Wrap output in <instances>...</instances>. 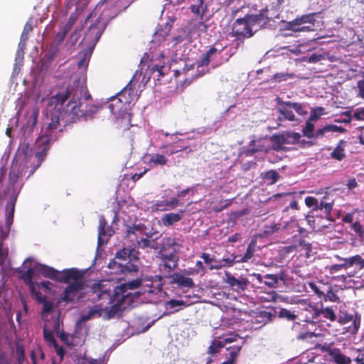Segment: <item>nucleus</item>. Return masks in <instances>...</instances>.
<instances>
[{
    "label": "nucleus",
    "mask_w": 364,
    "mask_h": 364,
    "mask_svg": "<svg viewBox=\"0 0 364 364\" xmlns=\"http://www.w3.org/2000/svg\"><path fill=\"white\" fill-rule=\"evenodd\" d=\"M338 321L343 324L353 321V326H349L348 330L352 333H356L360 327V318H358L357 316L354 318L352 315L344 314L343 316H340Z\"/></svg>",
    "instance_id": "obj_18"
},
{
    "label": "nucleus",
    "mask_w": 364,
    "mask_h": 364,
    "mask_svg": "<svg viewBox=\"0 0 364 364\" xmlns=\"http://www.w3.org/2000/svg\"><path fill=\"white\" fill-rule=\"evenodd\" d=\"M169 69V66L166 65L165 63H163L162 64H155L152 68V71L154 73L157 72L159 73V77H161L164 75Z\"/></svg>",
    "instance_id": "obj_40"
},
{
    "label": "nucleus",
    "mask_w": 364,
    "mask_h": 364,
    "mask_svg": "<svg viewBox=\"0 0 364 364\" xmlns=\"http://www.w3.org/2000/svg\"><path fill=\"white\" fill-rule=\"evenodd\" d=\"M137 99L135 88L127 85L119 92L115 95V107L119 109L117 122L120 128L127 129L131 126V105Z\"/></svg>",
    "instance_id": "obj_4"
},
{
    "label": "nucleus",
    "mask_w": 364,
    "mask_h": 364,
    "mask_svg": "<svg viewBox=\"0 0 364 364\" xmlns=\"http://www.w3.org/2000/svg\"><path fill=\"white\" fill-rule=\"evenodd\" d=\"M174 281L181 287H191L193 286V282L192 279L181 274H176L174 277Z\"/></svg>",
    "instance_id": "obj_35"
},
{
    "label": "nucleus",
    "mask_w": 364,
    "mask_h": 364,
    "mask_svg": "<svg viewBox=\"0 0 364 364\" xmlns=\"http://www.w3.org/2000/svg\"><path fill=\"white\" fill-rule=\"evenodd\" d=\"M284 136L287 144H294L299 141L301 135L297 132H285Z\"/></svg>",
    "instance_id": "obj_41"
},
{
    "label": "nucleus",
    "mask_w": 364,
    "mask_h": 364,
    "mask_svg": "<svg viewBox=\"0 0 364 364\" xmlns=\"http://www.w3.org/2000/svg\"><path fill=\"white\" fill-rule=\"evenodd\" d=\"M83 93L85 100H88L91 97L90 94L87 92L85 87L80 85L78 82L76 85L74 83L73 86H70L66 90L53 96L50 99V103L55 104L56 106H62L68 99H70L68 107L72 105L70 108V113L77 117H86L88 116V110L81 109V99ZM97 109V108L96 107L92 106L89 112L90 113H95Z\"/></svg>",
    "instance_id": "obj_2"
},
{
    "label": "nucleus",
    "mask_w": 364,
    "mask_h": 364,
    "mask_svg": "<svg viewBox=\"0 0 364 364\" xmlns=\"http://www.w3.org/2000/svg\"><path fill=\"white\" fill-rule=\"evenodd\" d=\"M168 210L175 208L178 205V200L176 198H172L170 200H167Z\"/></svg>",
    "instance_id": "obj_62"
},
{
    "label": "nucleus",
    "mask_w": 364,
    "mask_h": 364,
    "mask_svg": "<svg viewBox=\"0 0 364 364\" xmlns=\"http://www.w3.org/2000/svg\"><path fill=\"white\" fill-rule=\"evenodd\" d=\"M43 338L50 346L55 345L57 343L53 332L48 330L46 326L43 327Z\"/></svg>",
    "instance_id": "obj_39"
},
{
    "label": "nucleus",
    "mask_w": 364,
    "mask_h": 364,
    "mask_svg": "<svg viewBox=\"0 0 364 364\" xmlns=\"http://www.w3.org/2000/svg\"><path fill=\"white\" fill-rule=\"evenodd\" d=\"M305 203L308 207L312 208L314 210L322 209V207L319 206L320 203H318L317 199L314 197H306L305 198Z\"/></svg>",
    "instance_id": "obj_43"
},
{
    "label": "nucleus",
    "mask_w": 364,
    "mask_h": 364,
    "mask_svg": "<svg viewBox=\"0 0 364 364\" xmlns=\"http://www.w3.org/2000/svg\"><path fill=\"white\" fill-rule=\"evenodd\" d=\"M286 105L290 106L292 109H294L296 112H297L300 115H304L306 114V111H305L302 105L297 102H285Z\"/></svg>",
    "instance_id": "obj_46"
},
{
    "label": "nucleus",
    "mask_w": 364,
    "mask_h": 364,
    "mask_svg": "<svg viewBox=\"0 0 364 364\" xmlns=\"http://www.w3.org/2000/svg\"><path fill=\"white\" fill-rule=\"evenodd\" d=\"M178 257L173 255H164L161 257V262L159 264V271L161 274L167 277L171 271L177 266Z\"/></svg>",
    "instance_id": "obj_13"
},
{
    "label": "nucleus",
    "mask_w": 364,
    "mask_h": 364,
    "mask_svg": "<svg viewBox=\"0 0 364 364\" xmlns=\"http://www.w3.org/2000/svg\"><path fill=\"white\" fill-rule=\"evenodd\" d=\"M345 129L341 127L333 124H328L324 126L323 128H321L317 130V135H325L326 133L333 132H343Z\"/></svg>",
    "instance_id": "obj_34"
},
{
    "label": "nucleus",
    "mask_w": 364,
    "mask_h": 364,
    "mask_svg": "<svg viewBox=\"0 0 364 364\" xmlns=\"http://www.w3.org/2000/svg\"><path fill=\"white\" fill-rule=\"evenodd\" d=\"M77 14H72L65 25L63 26V29L66 31L68 33L71 30L72 27L75 24L76 20H77Z\"/></svg>",
    "instance_id": "obj_48"
},
{
    "label": "nucleus",
    "mask_w": 364,
    "mask_h": 364,
    "mask_svg": "<svg viewBox=\"0 0 364 364\" xmlns=\"http://www.w3.org/2000/svg\"><path fill=\"white\" fill-rule=\"evenodd\" d=\"M53 347H54L55 353L58 355L60 357L61 359H63L64 354H65V350L63 346H58V344L56 343L55 345H53Z\"/></svg>",
    "instance_id": "obj_60"
},
{
    "label": "nucleus",
    "mask_w": 364,
    "mask_h": 364,
    "mask_svg": "<svg viewBox=\"0 0 364 364\" xmlns=\"http://www.w3.org/2000/svg\"><path fill=\"white\" fill-rule=\"evenodd\" d=\"M59 337L62 341H63L66 345L71 346L72 343L69 340V335L66 333L65 331H62L60 333Z\"/></svg>",
    "instance_id": "obj_59"
},
{
    "label": "nucleus",
    "mask_w": 364,
    "mask_h": 364,
    "mask_svg": "<svg viewBox=\"0 0 364 364\" xmlns=\"http://www.w3.org/2000/svg\"><path fill=\"white\" fill-rule=\"evenodd\" d=\"M352 117L359 121H364V107H358L352 111Z\"/></svg>",
    "instance_id": "obj_51"
},
{
    "label": "nucleus",
    "mask_w": 364,
    "mask_h": 364,
    "mask_svg": "<svg viewBox=\"0 0 364 364\" xmlns=\"http://www.w3.org/2000/svg\"><path fill=\"white\" fill-rule=\"evenodd\" d=\"M47 119L48 122L46 123V127L42 129V134L36 142V146L39 149L35 154L37 164L31 168L29 176L33 174L41 165L50 149L51 142L56 141L63 132V126L61 122L63 121V114L62 112L59 110H53L50 113V117H48Z\"/></svg>",
    "instance_id": "obj_1"
},
{
    "label": "nucleus",
    "mask_w": 364,
    "mask_h": 364,
    "mask_svg": "<svg viewBox=\"0 0 364 364\" xmlns=\"http://www.w3.org/2000/svg\"><path fill=\"white\" fill-rule=\"evenodd\" d=\"M102 311H103V308L100 307V306H95L93 307H92L90 311H89V313L90 314V315L93 317L95 314H97L98 316H102Z\"/></svg>",
    "instance_id": "obj_56"
},
{
    "label": "nucleus",
    "mask_w": 364,
    "mask_h": 364,
    "mask_svg": "<svg viewBox=\"0 0 364 364\" xmlns=\"http://www.w3.org/2000/svg\"><path fill=\"white\" fill-rule=\"evenodd\" d=\"M323 58V55L321 53H314L309 57H304L303 60L310 63H315Z\"/></svg>",
    "instance_id": "obj_49"
},
{
    "label": "nucleus",
    "mask_w": 364,
    "mask_h": 364,
    "mask_svg": "<svg viewBox=\"0 0 364 364\" xmlns=\"http://www.w3.org/2000/svg\"><path fill=\"white\" fill-rule=\"evenodd\" d=\"M264 278L265 279L264 283L269 287H275L279 280H284L282 274H266Z\"/></svg>",
    "instance_id": "obj_27"
},
{
    "label": "nucleus",
    "mask_w": 364,
    "mask_h": 364,
    "mask_svg": "<svg viewBox=\"0 0 364 364\" xmlns=\"http://www.w3.org/2000/svg\"><path fill=\"white\" fill-rule=\"evenodd\" d=\"M166 200H159L154 203L151 208L152 211H165L168 210Z\"/></svg>",
    "instance_id": "obj_38"
},
{
    "label": "nucleus",
    "mask_w": 364,
    "mask_h": 364,
    "mask_svg": "<svg viewBox=\"0 0 364 364\" xmlns=\"http://www.w3.org/2000/svg\"><path fill=\"white\" fill-rule=\"evenodd\" d=\"M314 14H307L304 15L299 18H296L292 21L288 23L287 28L291 30L294 32H302V31H309L312 29L309 26H300L303 23H311L314 25Z\"/></svg>",
    "instance_id": "obj_11"
},
{
    "label": "nucleus",
    "mask_w": 364,
    "mask_h": 364,
    "mask_svg": "<svg viewBox=\"0 0 364 364\" xmlns=\"http://www.w3.org/2000/svg\"><path fill=\"white\" fill-rule=\"evenodd\" d=\"M31 294L36 298L38 302H43L44 301V296L40 292V284L37 282H33L31 284L28 285Z\"/></svg>",
    "instance_id": "obj_33"
},
{
    "label": "nucleus",
    "mask_w": 364,
    "mask_h": 364,
    "mask_svg": "<svg viewBox=\"0 0 364 364\" xmlns=\"http://www.w3.org/2000/svg\"><path fill=\"white\" fill-rule=\"evenodd\" d=\"M149 79V77L146 76V73L144 72L143 66L140 69L136 70L128 85H130V86L134 88H136V87L139 88L141 87H144L148 82Z\"/></svg>",
    "instance_id": "obj_14"
},
{
    "label": "nucleus",
    "mask_w": 364,
    "mask_h": 364,
    "mask_svg": "<svg viewBox=\"0 0 364 364\" xmlns=\"http://www.w3.org/2000/svg\"><path fill=\"white\" fill-rule=\"evenodd\" d=\"M187 306H188V304L186 301L175 299H171L167 301L165 304L166 309H173L175 311H177Z\"/></svg>",
    "instance_id": "obj_28"
},
{
    "label": "nucleus",
    "mask_w": 364,
    "mask_h": 364,
    "mask_svg": "<svg viewBox=\"0 0 364 364\" xmlns=\"http://www.w3.org/2000/svg\"><path fill=\"white\" fill-rule=\"evenodd\" d=\"M141 280L134 279L128 283L121 285L119 287H115V316L119 311L124 310L131 306L134 301L133 293L128 292V290H135L137 288L140 289L135 291L134 295L150 294L161 296L163 294L161 284H158L156 287L152 285H144L140 287Z\"/></svg>",
    "instance_id": "obj_3"
},
{
    "label": "nucleus",
    "mask_w": 364,
    "mask_h": 364,
    "mask_svg": "<svg viewBox=\"0 0 364 364\" xmlns=\"http://www.w3.org/2000/svg\"><path fill=\"white\" fill-rule=\"evenodd\" d=\"M271 141L273 144L271 145L272 149L279 151L283 149L284 144H287L286 142V138L284 133L279 135H273L270 137Z\"/></svg>",
    "instance_id": "obj_21"
},
{
    "label": "nucleus",
    "mask_w": 364,
    "mask_h": 364,
    "mask_svg": "<svg viewBox=\"0 0 364 364\" xmlns=\"http://www.w3.org/2000/svg\"><path fill=\"white\" fill-rule=\"evenodd\" d=\"M206 8L207 5L205 0H193V3L191 5V11L194 14L203 17L206 11Z\"/></svg>",
    "instance_id": "obj_20"
},
{
    "label": "nucleus",
    "mask_w": 364,
    "mask_h": 364,
    "mask_svg": "<svg viewBox=\"0 0 364 364\" xmlns=\"http://www.w3.org/2000/svg\"><path fill=\"white\" fill-rule=\"evenodd\" d=\"M358 95L364 98V80H360L358 82Z\"/></svg>",
    "instance_id": "obj_64"
},
{
    "label": "nucleus",
    "mask_w": 364,
    "mask_h": 364,
    "mask_svg": "<svg viewBox=\"0 0 364 364\" xmlns=\"http://www.w3.org/2000/svg\"><path fill=\"white\" fill-rule=\"evenodd\" d=\"M278 178L279 175L275 171H269L265 173V178L272 180V183H275Z\"/></svg>",
    "instance_id": "obj_54"
},
{
    "label": "nucleus",
    "mask_w": 364,
    "mask_h": 364,
    "mask_svg": "<svg viewBox=\"0 0 364 364\" xmlns=\"http://www.w3.org/2000/svg\"><path fill=\"white\" fill-rule=\"evenodd\" d=\"M106 225H107V223H106L105 220L104 218H100L99 230H98V240H97V243H98L99 246L102 245L107 240V238H105V237H106V231H105Z\"/></svg>",
    "instance_id": "obj_26"
},
{
    "label": "nucleus",
    "mask_w": 364,
    "mask_h": 364,
    "mask_svg": "<svg viewBox=\"0 0 364 364\" xmlns=\"http://www.w3.org/2000/svg\"><path fill=\"white\" fill-rule=\"evenodd\" d=\"M37 272L45 277L63 283H68L70 279H77L82 277V272L74 268L60 272L46 265L40 266Z\"/></svg>",
    "instance_id": "obj_8"
},
{
    "label": "nucleus",
    "mask_w": 364,
    "mask_h": 364,
    "mask_svg": "<svg viewBox=\"0 0 364 364\" xmlns=\"http://www.w3.org/2000/svg\"><path fill=\"white\" fill-rule=\"evenodd\" d=\"M42 303H43V311L44 313H49L52 311V309L53 308V304L52 302H50L49 301H46V298L44 297V301Z\"/></svg>",
    "instance_id": "obj_55"
},
{
    "label": "nucleus",
    "mask_w": 364,
    "mask_h": 364,
    "mask_svg": "<svg viewBox=\"0 0 364 364\" xmlns=\"http://www.w3.org/2000/svg\"><path fill=\"white\" fill-rule=\"evenodd\" d=\"M324 108L322 107H317L313 108L310 112L309 119L311 122L317 121L322 115L325 114Z\"/></svg>",
    "instance_id": "obj_37"
},
{
    "label": "nucleus",
    "mask_w": 364,
    "mask_h": 364,
    "mask_svg": "<svg viewBox=\"0 0 364 364\" xmlns=\"http://www.w3.org/2000/svg\"><path fill=\"white\" fill-rule=\"evenodd\" d=\"M219 339H214L211 345L209 346L208 353L210 355H215L218 353L220 350L225 346L226 343H230L234 342H239L242 343V338H240L237 334L223 335L218 336Z\"/></svg>",
    "instance_id": "obj_9"
},
{
    "label": "nucleus",
    "mask_w": 364,
    "mask_h": 364,
    "mask_svg": "<svg viewBox=\"0 0 364 364\" xmlns=\"http://www.w3.org/2000/svg\"><path fill=\"white\" fill-rule=\"evenodd\" d=\"M336 258L340 261H343V262L341 264L330 266L329 270L331 273L338 272L341 269H347L353 266L354 264H358L360 266V269H364V259H363L359 255H356L348 258H342L339 256H336Z\"/></svg>",
    "instance_id": "obj_10"
},
{
    "label": "nucleus",
    "mask_w": 364,
    "mask_h": 364,
    "mask_svg": "<svg viewBox=\"0 0 364 364\" xmlns=\"http://www.w3.org/2000/svg\"><path fill=\"white\" fill-rule=\"evenodd\" d=\"M265 23L266 18L262 14L237 19L232 25V33L239 38H250L253 35V30H258Z\"/></svg>",
    "instance_id": "obj_5"
},
{
    "label": "nucleus",
    "mask_w": 364,
    "mask_h": 364,
    "mask_svg": "<svg viewBox=\"0 0 364 364\" xmlns=\"http://www.w3.org/2000/svg\"><path fill=\"white\" fill-rule=\"evenodd\" d=\"M15 209V200L11 202V210L6 215V225L10 227L14 220V214Z\"/></svg>",
    "instance_id": "obj_50"
},
{
    "label": "nucleus",
    "mask_w": 364,
    "mask_h": 364,
    "mask_svg": "<svg viewBox=\"0 0 364 364\" xmlns=\"http://www.w3.org/2000/svg\"><path fill=\"white\" fill-rule=\"evenodd\" d=\"M272 149L271 144L267 140L259 139L252 141L249 146L250 151L255 153L257 151L267 152Z\"/></svg>",
    "instance_id": "obj_17"
},
{
    "label": "nucleus",
    "mask_w": 364,
    "mask_h": 364,
    "mask_svg": "<svg viewBox=\"0 0 364 364\" xmlns=\"http://www.w3.org/2000/svg\"><path fill=\"white\" fill-rule=\"evenodd\" d=\"M303 134L308 138H318L322 137L323 135H317V131L314 132V125L313 122L308 119L306 122L304 127L302 129Z\"/></svg>",
    "instance_id": "obj_25"
},
{
    "label": "nucleus",
    "mask_w": 364,
    "mask_h": 364,
    "mask_svg": "<svg viewBox=\"0 0 364 364\" xmlns=\"http://www.w3.org/2000/svg\"><path fill=\"white\" fill-rule=\"evenodd\" d=\"M345 146L346 141L341 140L333 151L331 153V157L338 161H341L343 159H344L346 156Z\"/></svg>",
    "instance_id": "obj_23"
},
{
    "label": "nucleus",
    "mask_w": 364,
    "mask_h": 364,
    "mask_svg": "<svg viewBox=\"0 0 364 364\" xmlns=\"http://www.w3.org/2000/svg\"><path fill=\"white\" fill-rule=\"evenodd\" d=\"M82 276L83 275L82 274ZM82 277L77 279H73L74 282L68 285V287L64 290L63 296L62 297L63 300L65 301L66 302L73 301L75 300L77 292L82 290L85 287V283L80 280Z\"/></svg>",
    "instance_id": "obj_12"
},
{
    "label": "nucleus",
    "mask_w": 364,
    "mask_h": 364,
    "mask_svg": "<svg viewBox=\"0 0 364 364\" xmlns=\"http://www.w3.org/2000/svg\"><path fill=\"white\" fill-rule=\"evenodd\" d=\"M93 289L97 293L98 299L106 300L109 304L114 302V295H112L109 289H104L100 284H95Z\"/></svg>",
    "instance_id": "obj_15"
},
{
    "label": "nucleus",
    "mask_w": 364,
    "mask_h": 364,
    "mask_svg": "<svg viewBox=\"0 0 364 364\" xmlns=\"http://www.w3.org/2000/svg\"><path fill=\"white\" fill-rule=\"evenodd\" d=\"M101 27L97 23H94L90 26L84 40L90 41V45L87 49L79 53L80 60L77 63L79 69L85 70L88 66L93 49L99 41L102 35Z\"/></svg>",
    "instance_id": "obj_6"
},
{
    "label": "nucleus",
    "mask_w": 364,
    "mask_h": 364,
    "mask_svg": "<svg viewBox=\"0 0 364 364\" xmlns=\"http://www.w3.org/2000/svg\"><path fill=\"white\" fill-rule=\"evenodd\" d=\"M329 354L338 364H349L351 363L350 359L343 355L338 349L330 350Z\"/></svg>",
    "instance_id": "obj_22"
},
{
    "label": "nucleus",
    "mask_w": 364,
    "mask_h": 364,
    "mask_svg": "<svg viewBox=\"0 0 364 364\" xmlns=\"http://www.w3.org/2000/svg\"><path fill=\"white\" fill-rule=\"evenodd\" d=\"M171 27V24L169 23H166L164 29L157 30L154 36V41L159 42L164 41L166 37L168 36Z\"/></svg>",
    "instance_id": "obj_31"
},
{
    "label": "nucleus",
    "mask_w": 364,
    "mask_h": 364,
    "mask_svg": "<svg viewBox=\"0 0 364 364\" xmlns=\"http://www.w3.org/2000/svg\"><path fill=\"white\" fill-rule=\"evenodd\" d=\"M115 257L123 259L122 262H115V274L132 273L138 271V266L132 262L138 258V252L135 249L124 248L115 255Z\"/></svg>",
    "instance_id": "obj_7"
},
{
    "label": "nucleus",
    "mask_w": 364,
    "mask_h": 364,
    "mask_svg": "<svg viewBox=\"0 0 364 364\" xmlns=\"http://www.w3.org/2000/svg\"><path fill=\"white\" fill-rule=\"evenodd\" d=\"M279 107L277 108L279 112L283 117L290 122H293L296 119L295 115L294 114L291 107L285 104L286 102L281 100L279 98L277 99Z\"/></svg>",
    "instance_id": "obj_16"
},
{
    "label": "nucleus",
    "mask_w": 364,
    "mask_h": 364,
    "mask_svg": "<svg viewBox=\"0 0 364 364\" xmlns=\"http://www.w3.org/2000/svg\"><path fill=\"white\" fill-rule=\"evenodd\" d=\"M254 252H255V246L252 245H250L247 247L246 253L244 255V257L246 259L247 262H248L249 259H250L253 257Z\"/></svg>",
    "instance_id": "obj_57"
},
{
    "label": "nucleus",
    "mask_w": 364,
    "mask_h": 364,
    "mask_svg": "<svg viewBox=\"0 0 364 364\" xmlns=\"http://www.w3.org/2000/svg\"><path fill=\"white\" fill-rule=\"evenodd\" d=\"M37 272V269H36L33 267L28 268L26 272H23L20 278L23 280L25 284L27 285L31 284L34 282L33 281V279L35 275V272Z\"/></svg>",
    "instance_id": "obj_36"
},
{
    "label": "nucleus",
    "mask_w": 364,
    "mask_h": 364,
    "mask_svg": "<svg viewBox=\"0 0 364 364\" xmlns=\"http://www.w3.org/2000/svg\"><path fill=\"white\" fill-rule=\"evenodd\" d=\"M113 7V3H112V0H101L97 6V8L99 9V10H102V16H108V18H110L112 19L113 18V16L112 15H107L106 14V11L107 10H109V9H112Z\"/></svg>",
    "instance_id": "obj_30"
},
{
    "label": "nucleus",
    "mask_w": 364,
    "mask_h": 364,
    "mask_svg": "<svg viewBox=\"0 0 364 364\" xmlns=\"http://www.w3.org/2000/svg\"><path fill=\"white\" fill-rule=\"evenodd\" d=\"M320 314L326 318L329 319L331 321L336 320V314L333 312V309L331 308H323L320 311Z\"/></svg>",
    "instance_id": "obj_44"
},
{
    "label": "nucleus",
    "mask_w": 364,
    "mask_h": 364,
    "mask_svg": "<svg viewBox=\"0 0 364 364\" xmlns=\"http://www.w3.org/2000/svg\"><path fill=\"white\" fill-rule=\"evenodd\" d=\"M38 115V109L36 107H33L31 110V118L28 122V124L35 126L36 124L37 118Z\"/></svg>",
    "instance_id": "obj_53"
},
{
    "label": "nucleus",
    "mask_w": 364,
    "mask_h": 364,
    "mask_svg": "<svg viewBox=\"0 0 364 364\" xmlns=\"http://www.w3.org/2000/svg\"><path fill=\"white\" fill-rule=\"evenodd\" d=\"M226 282L232 287H236L241 290H244L247 284V282L245 280H238L230 275H228Z\"/></svg>",
    "instance_id": "obj_32"
},
{
    "label": "nucleus",
    "mask_w": 364,
    "mask_h": 364,
    "mask_svg": "<svg viewBox=\"0 0 364 364\" xmlns=\"http://www.w3.org/2000/svg\"><path fill=\"white\" fill-rule=\"evenodd\" d=\"M68 33L66 31L63 30V28L61 31L58 32L55 35L54 40H53V43L55 44V46L60 45L63 42V41Z\"/></svg>",
    "instance_id": "obj_45"
},
{
    "label": "nucleus",
    "mask_w": 364,
    "mask_h": 364,
    "mask_svg": "<svg viewBox=\"0 0 364 364\" xmlns=\"http://www.w3.org/2000/svg\"><path fill=\"white\" fill-rule=\"evenodd\" d=\"M217 52V49L215 48H210L205 54V55L201 59L199 63L198 68L203 67L207 65L210 60V58L213 55H214Z\"/></svg>",
    "instance_id": "obj_42"
},
{
    "label": "nucleus",
    "mask_w": 364,
    "mask_h": 364,
    "mask_svg": "<svg viewBox=\"0 0 364 364\" xmlns=\"http://www.w3.org/2000/svg\"><path fill=\"white\" fill-rule=\"evenodd\" d=\"M168 159L162 154H153L150 155L149 163L154 166H164L166 165Z\"/></svg>",
    "instance_id": "obj_29"
},
{
    "label": "nucleus",
    "mask_w": 364,
    "mask_h": 364,
    "mask_svg": "<svg viewBox=\"0 0 364 364\" xmlns=\"http://www.w3.org/2000/svg\"><path fill=\"white\" fill-rule=\"evenodd\" d=\"M242 343H237L232 346H230L227 348V350L229 352V358L228 360L223 362L222 364H234L236 357L241 350Z\"/></svg>",
    "instance_id": "obj_24"
},
{
    "label": "nucleus",
    "mask_w": 364,
    "mask_h": 364,
    "mask_svg": "<svg viewBox=\"0 0 364 364\" xmlns=\"http://www.w3.org/2000/svg\"><path fill=\"white\" fill-rule=\"evenodd\" d=\"M224 265L225 264H223L222 263V262H217L216 260H215L213 262H212L211 264H210L208 265V267L211 270L219 269L222 268L223 267H224Z\"/></svg>",
    "instance_id": "obj_61"
},
{
    "label": "nucleus",
    "mask_w": 364,
    "mask_h": 364,
    "mask_svg": "<svg viewBox=\"0 0 364 364\" xmlns=\"http://www.w3.org/2000/svg\"><path fill=\"white\" fill-rule=\"evenodd\" d=\"M279 316L287 318L289 321H293L296 318V316L293 312L286 309H282L280 310Z\"/></svg>",
    "instance_id": "obj_47"
},
{
    "label": "nucleus",
    "mask_w": 364,
    "mask_h": 364,
    "mask_svg": "<svg viewBox=\"0 0 364 364\" xmlns=\"http://www.w3.org/2000/svg\"><path fill=\"white\" fill-rule=\"evenodd\" d=\"M183 212L182 210L179 213H170L164 215L161 218L162 223L166 226H168L178 222L182 218Z\"/></svg>",
    "instance_id": "obj_19"
},
{
    "label": "nucleus",
    "mask_w": 364,
    "mask_h": 364,
    "mask_svg": "<svg viewBox=\"0 0 364 364\" xmlns=\"http://www.w3.org/2000/svg\"><path fill=\"white\" fill-rule=\"evenodd\" d=\"M292 76H293V74H289L287 73H276L274 75L273 78L278 82H282L284 80H287L289 78H291Z\"/></svg>",
    "instance_id": "obj_52"
},
{
    "label": "nucleus",
    "mask_w": 364,
    "mask_h": 364,
    "mask_svg": "<svg viewBox=\"0 0 364 364\" xmlns=\"http://www.w3.org/2000/svg\"><path fill=\"white\" fill-rule=\"evenodd\" d=\"M201 257L203 259L204 262L208 265H209L215 260L213 257H210L207 253H203Z\"/></svg>",
    "instance_id": "obj_63"
},
{
    "label": "nucleus",
    "mask_w": 364,
    "mask_h": 364,
    "mask_svg": "<svg viewBox=\"0 0 364 364\" xmlns=\"http://www.w3.org/2000/svg\"><path fill=\"white\" fill-rule=\"evenodd\" d=\"M8 251L3 249L2 243H0V264H3L7 257Z\"/></svg>",
    "instance_id": "obj_58"
}]
</instances>
